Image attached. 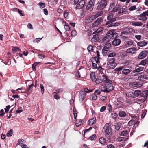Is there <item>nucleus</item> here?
<instances>
[{"label":"nucleus","instance_id":"63","mask_svg":"<svg viewBox=\"0 0 148 148\" xmlns=\"http://www.w3.org/2000/svg\"><path fill=\"white\" fill-rule=\"evenodd\" d=\"M76 77L77 78H79L80 77V72L78 71L76 73Z\"/></svg>","mask_w":148,"mask_h":148},{"label":"nucleus","instance_id":"13","mask_svg":"<svg viewBox=\"0 0 148 148\" xmlns=\"http://www.w3.org/2000/svg\"><path fill=\"white\" fill-rule=\"evenodd\" d=\"M106 92L108 93L112 90L114 89L113 86L112 84L110 83L106 85Z\"/></svg>","mask_w":148,"mask_h":148},{"label":"nucleus","instance_id":"19","mask_svg":"<svg viewBox=\"0 0 148 148\" xmlns=\"http://www.w3.org/2000/svg\"><path fill=\"white\" fill-rule=\"evenodd\" d=\"M129 133V132L127 130H125L122 131L121 133V135L122 136H127V137L125 138L124 140V141H126L128 139L129 137V136H128Z\"/></svg>","mask_w":148,"mask_h":148},{"label":"nucleus","instance_id":"25","mask_svg":"<svg viewBox=\"0 0 148 148\" xmlns=\"http://www.w3.org/2000/svg\"><path fill=\"white\" fill-rule=\"evenodd\" d=\"M96 122V118L94 117L92 119H90L88 121V124L89 125H92Z\"/></svg>","mask_w":148,"mask_h":148},{"label":"nucleus","instance_id":"37","mask_svg":"<svg viewBox=\"0 0 148 148\" xmlns=\"http://www.w3.org/2000/svg\"><path fill=\"white\" fill-rule=\"evenodd\" d=\"M119 115L120 117H125L126 115V113L124 111H121L119 113Z\"/></svg>","mask_w":148,"mask_h":148},{"label":"nucleus","instance_id":"21","mask_svg":"<svg viewBox=\"0 0 148 148\" xmlns=\"http://www.w3.org/2000/svg\"><path fill=\"white\" fill-rule=\"evenodd\" d=\"M130 24L133 26H141L143 25V23L141 22L132 21Z\"/></svg>","mask_w":148,"mask_h":148},{"label":"nucleus","instance_id":"39","mask_svg":"<svg viewBox=\"0 0 148 148\" xmlns=\"http://www.w3.org/2000/svg\"><path fill=\"white\" fill-rule=\"evenodd\" d=\"M116 55V54L115 52H110L107 55V56H108L109 58H111L114 57Z\"/></svg>","mask_w":148,"mask_h":148},{"label":"nucleus","instance_id":"36","mask_svg":"<svg viewBox=\"0 0 148 148\" xmlns=\"http://www.w3.org/2000/svg\"><path fill=\"white\" fill-rule=\"evenodd\" d=\"M97 70L99 71V72L101 74L103 75L104 74V73L106 72V71L100 66L98 67Z\"/></svg>","mask_w":148,"mask_h":148},{"label":"nucleus","instance_id":"56","mask_svg":"<svg viewBox=\"0 0 148 148\" xmlns=\"http://www.w3.org/2000/svg\"><path fill=\"white\" fill-rule=\"evenodd\" d=\"M135 37L137 40H140L142 38V36L140 35H136Z\"/></svg>","mask_w":148,"mask_h":148},{"label":"nucleus","instance_id":"55","mask_svg":"<svg viewBox=\"0 0 148 148\" xmlns=\"http://www.w3.org/2000/svg\"><path fill=\"white\" fill-rule=\"evenodd\" d=\"M77 32L75 30H73L71 32V35L72 36H75L77 34Z\"/></svg>","mask_w":148,"mask_h":148},{"label":"nucleus","instance_id":"7","mask_svg":"<svg viewBox=\"0 0 148 148\" xmlns=\"http://www.w3.org/2000/svg\"><path fill=\"white\" fill-rule=\"evenodd\" d=\"M106 35L108 37L110 38V39H112L116 38L118 36V34L116 32H114V30L113 29H112L109 30L107 33Z\"/></svg>","mask_w":148,"mask_h":148},{"label":"nucleus","instance_id":"11","mask_svg":"<svg viewBox=\"0 0 148 148\" xmlns=\"http://www.w3.org/2000/svg\"><path fill=\"white\" fill-rule=\"evenodd\" d=\"M148 51L146 50L141 51L138 56V58L139 59H142L145 58L147 56Z\"/></svg>","mask_w":148,"mask_h":148},{"label":"nucleus","instance_id":"2","mask_svg":"<svg viewBox=\"0 0 148 148\" xmlns=\"http://www.w3.org/2000/svg\"><path fill=\"white\" fill-rule=\"evenodd\" d=\"M110 125V123H107L105 125L103 129V132L106 137H110L112 135V132Z\"/></svg>","mask_w":148,"mask_h":148},{"label":"nucleus","instance_id":"43","mask_svg":"<svg viewBox=\"0 0 148 148\" xmlns=\"http://www.w3.org/2000/svg\"><path fill=\"white\" fill-rule=\"evenodd\" d=\"M82 123V121L80 119H77L76 120V125L77 127H79Z\"/></svg>","mask_w":148,"mask_h":148},{"label":"nucleus","instance_id":"20","mask_svg":"<svg viewBox=\"0 0 148 148\" xmlns=\"http://www.w3.org/2000/svg\"><path fill=\"white\" fill-rule=\"evenodd\" d=\"M121 42V40L119 39H114L112 42V44L114 46H117L119 45Z\"/></svg>","mask_w":148,"mask_h":148},{"label":"nucleus","instance_id":"12","mask_svg":"<svg viewBox=\"0 0 148 148\" xmlns=\"http://www.w3.org/2000/svg\"><path fill=\"white\" fill-rule=\"evenodd\" d=\"M133 44V42L132 40L129 39L126 41L123 46V48L124 49L127 48L132 46Z\"/></svg>","mask_w":148,"mask_h":148},{"label":"nucleus","instance_id":"16","mask_svg":"<svg viewBox=\"0 0 148 148\" xmlns=\"http://www.w3.org/2000/svg\"><path fill=\"white\" fill-rule=\"evenodd\" d=\"M138 65H139L138 64H137L136 66L135 67V69L132 71L133 73H139L142 71L144 69L143 67L138 66Z\"/></svg>","mask_w":148,"mask_h":148},{"label":"nucleus","instance_id":"45","mask_svg":"<svg viewBox=\"0 0 148 148\" xmlns=\"http://www.w3.org/2000/svg\"><path fill=\"white\" fill-rule=\"evenodd\" d=\"M13 133V131L12 130H10L9 131L7 134V136L8 137H10L12 135Z\"/></svg>","mask_w":148,"mask_h":148},{"label":"nucleus","instance_id":"41","mask_svg":"<svg viewBox=\"0 0 148 148\" xmlns=\"http://www.w3.org/2000/svg\"><path fill=\"white\" fill-rule=\"evenodd\" d=\"M99 141L101 144L103 145L106 142V140L102 137L100 138L99 139Z\"/></svg>","mask_w":148,"mask_h":148},{"label":"nucleus","instance_id":"3","mask_svg":"<svg viewBox=\"0 0 148 148\" xmlns=\"http://www.w3.org/2000/svg\"><path fill=\"white\" fill-rule=\"evenodd\" d=\"M114 61L115 59L114 58H107V65L108 68L113 69L116 66L117 64Z\"/></svg>","mask_w":148,"mask_h":148},{"label":"nucleus","instance_id":"50","mask_svg":"<svg viewBox=\"0 0 148 148\" xmlns=\"http://www.w3.org/2000/svg\"><path fill=\"white\" fill-rule=\"evenodd\" d=\"M118 116V115L116 113H113L111 114V116L112 118L114 119L116 118Z\"/></svg>","mask_w":148,"mask_h":148},{"label":"nucleus","instance_id":"61","mask_svg":"<svg viewBox=\"0 0 148 148\" xmlns=\"http://www.w3.org/2000/svg\"><path fill=\"white\" fill-rule=\"evenodd\" d=\"M101 92L99 90H97L95 91L94 93L96 95H98L100 94Z\"/></svg>","mask_w":148,"mask_h":148},{"label":"nucleus","instance_id":"42","mask_svg":"<svg viewBox=\"0 0 148 148\" xmlns=\"http://www.w3.org/2000/svg\"><path fill=\"white\" fill-rule=\"evenodd\" d=\"M111 39H110V38L107 36L106 35V36L104 37L103 38V41L105 42H108L110 41Z\"/></svg>","mask_w":148,"mask_h":148},{"label":"nucleus","instance_id":"34","mask_svg":"<svg viewBox=\"0 0 148 148\" xmlns=\"http://www.w3.org/2000/svg\"><path fill=\"white\" fill-rule=\"evenodd\" d=\"M103 29V27H100L97 30L94 31V34H98L100 33L102 31Z\"/></svg>","mask_w":148,"mask_h":148},{"label":"nucleus","instance_id":"14","mask_svg":"<svg viewBox=\"0 0 148 148\" xmlns=\"http://www.w3.org/2000/svg\"><path fill=\"white\" fill-rule=\"evenodd\" d=\"M86 1L80 0L79 3L77 4L76 6L77 9H80L83 7Z\"/></svg>","mask_w":148,"mask_h":148},{"label":"nucleus","instance_id":"31","mask_svg":"<svg viewBox=\"0 0 148 148\" xmlns=\"http://www.w3.org/2000/svg\"><path fill=\"white\" fill-rule=\"evenodd\" d=\"M142 92L140 90H136L134 92V97H138L141 95Z\"/></svg>","mask_w":148,"mask_h":148},{"label":"nucleus","instance_id":"57","mask_svg":"<svg viewBox=\"0 0 148 148\" xmlns=\"http://www.w3.org/2000/svg\"><path fill=\"white\" fill-rule=\"evenodd\" d=\"M96 138V136L95 134H93L89 137V139L92 140H95Z\"/></svg>","mask_w":148,"mask_h":148},{"label":"nucleus","instance_id":"8","mask_svg":"<svg viewBox=\"0 0 148 148\" xmlns=\"http://www.w3.org/2000/svg\"><path fill=\"white\" fill-rule=\"evenodd\" d=\"M136 49L134 47L130 48L126 50L125 53L128 55H133L136 53Z\"/></svg>","mask_w":148,"mask_h":148},{"label":"nucleus","instance_id":"48","mask_svg":"<svg viewBox=\"0 0 148 148\" xmlns=\"http://www.w3.org/2000/svg\"><path fill=\"white\" fill-rule=\"evenodd\" d=\"M115 5V3L113 2H112L110 5L109 7V10H111L112 9H113Z\"/></svg>","mask_w":148,"mask_h":148},{"label":"nucleus","instance_id":"24","mask_svg":"<svg viewBox=\"0 0 148 148\" xmlns=\"http://www.w3.org/2000/svg\"><path fill=\"white\" fill-rule=\"evenodd\" d=\"M127 8L126 7H124L120 9L119 10L118 12V14H124V13L127 11Z\"/></svg>","mask_w":148,"mask_h":148},{"label":"nucleus","instance_id":"23","mask_svg":"<svg viewBox=\"0 0 148 148\" xmlns=\"http://www.w3.org/2000/svg\"><path fill=\"white\" fill-rule=\"evenodd\" d=\"M145 101V100L144 99H140L139 98H136L134 99V101L135 103H136L138 104H140L142 103H143Z\"/></svg>","mask_w":148,"mask_h":148},{"label":"nucleus","instance_id":"32","mask_svg":"<svg viewBox=\"0 0 148 148\" xmlns=\"http://www.w3.org/2000/svg\"><path fill=\"white\" fill-rule=\"evenodd\" d=\"M131 71V70L129 69H125L122 70V73L123 74L127 75L130 73Z\"/></svg>","mask_w":148,"mask_h":148},{"label":"nucleus","instance_id":"33","mask_svg":"<svg viewBox=\"0 0 148 148\" xmlns=\"http://www.w3.org/2000/svg\"><path fill=\"white\" fill-rule=\"evenodd\" d=\"M90 78L94 82L96 79L95 73L94 72H92L90 74Z\"/></svg>","mask_w":148,"mask_h":148},{"label":"nucleus","instance_id":"26","mask_svg":"<svg viewBox=\"0 0 148 148\" xmlns=\"http://www.w3.org/2000/svg\"><path fill=\"white\" fill-rule=\"evenodd\" d=\"M94 5H93L88 3L86 6V8L88 12H90L93 10Z\"/></svg>","mask_w":148,"mask_h":148},{"label":"nucleus","instance_id":"17","mask_svg":"<svg viewBox=\"0 0 148 148\" xmlns=\"http://www.w3.org/2000/svg\"><path fill=\"white\" fill-rule=\"evenodd\" d=\"M102 76L104 77L103 79H102V82H103L105 83H110L112 82L111 80L108 79V77L105 74L102 75Z\"/></svg>","mask_w":148,"mask_h":148},{"label":"nucleus","instance_id":"49","mask_svg":"<svg viewBox=\"0 0 148 148\" xmlns=\"http://www.w3.org/2000/svg\"><path fill=\"white\" fill-rule=\"evenodd\" d=\"M38 5L40 6L41 8H45V4L42 2L39 3H38Z\"/></svg>","mask_w":148,"mask_h":148},{"label":"nucleus","instance_id":"44","mask_svg":"<svg viewBox=\"0 0 148 148\" xmlns=\"http://www.w3.org/2000/svg\"><path fill=\"white\" fill-rule=\"evenodd\" d=\"M12 50L14 52H20L21 51V49L19 48L16 47H12Z\"/></svg>","mask_w":148,"mask_h":148},{"label":"nucleus","instance_id":"4","mask_svg":"<svg viewBox=\"0 0 148 148\" xmlns=\"http://www.w3.org/2000/svg\"><path fill=\"white\" fill-rule=\"evenodd\" d=\"M111 44L110 43H108L105 45L102 50V53L104 56H107L111 49Z\"/></svg>","mask_w":148,"mask_h":148},{"label":"nucleus","instance_id":"22","mask_svg":"<svg viewBox=\"0 0 148 148\" xmlns=\"http://www.w3.org/2000/svg\"><path fill=\"white\" fill-rule=\"evenodd\" d=\"M145 14H143V13L141 14L139 16L140 18L138 19L139 20H141L143 21H145L147 19Z\"/></svg>","mask_w":148,"mask_h":148},{"label":"nucleus","instance_id":"27","mask_svg":"<svg viewBox=\"0 0 148 148\" xmlns=\"http://www.w3.org/2000/svg\"><path fill=\"white\" fill-rule=\"evenodd\" d=\"M147 76L145 74L142 75L140 76L138 78V79L140 81H143L145 79H147Z\"/></svg>","mask_w":148,"mask_h":148},{"label":"nucleus","instance_id":"52","mask_svg":"<svg viewBox=\"0 0 148 148\" xmlns=\"http://www.w3.org/2000/svg\"><path fill=\"white\" fill-rule=\"evenodd\" d=\"M87 50L89 52H90L93 50V47L91 45H89L87 47Z\"/></svg>","mask_w":148,"mask_h":148},{"label":"nucleus","instance_id":"10","mask_svg":"<svg viewBox=\"0 0 148 148\" xmlns=\"http://www.w3.org/2000/svg\"><path fill=\"white\" fill-rule=\"evenodd\" d=\"M103 19L102 17H99L92 24V27L98 26L100 25L103 21Z\"/></svg>","mask_w":148,"mask_h":148},{"label":"nucleus","instance_id":"29","mask_svg":"<svg viewBox=\"0 0 148 148\" xmlns=\"http://www.w3.org/2000/svg\"><path fill=\"white\" fill-rule=\"evenodd\" d=\"M126 96L128 97L134 98V92H126Z\"/></svg>","mask_w":148,"mask_h":148},{"label":"nucleus","instance_id":"60","mask_svg":"<svg viewBox=\"0 0 148 148\" xmlns=\"http://www.w3.org/2000/svg\"><path fill=\"white\" fill-rule=\"evenodd\" d=\"M10 108V105H8L6 106V108H5V110L6 113H8L9 110Z\"/></svg>","mask_w":148,"mask_h":148},{"label":"nucleus","instance_id":"51","mask_svg":"<svg viewBox=\"0 0 148 148\" xmlns=\"http://www.w3.org/2000/svg\"><path fill=\"white\" fill-rule=\"evenodd\" d=\"M42 38H35L33 40V42L34 43H36L40 41Z\"/></svg>","mask_w":148,"mask_h":148},{"label":"nucleus","instance_id":"35","mask_svg":"<svg viewBox=\"0 0 148 148\" xmlns=\"http://www.w3.org/2000/svg\"><path fill=\"white\" fill-rule=\"evenodd\" d=\"M132 85L133 87H136V88H138L141 86V85L136 82H133L132 83Z\"/></svg>","mask_w":148,"mask_h":148},{"label":"nucleus","instance_id":"46","mask_svg":"<svg viewBox=\"0 0 148 148\" xmlns=\"http://www.w3.org/2000/svg\"><path fill=\"white\" fill-rule=\"evenodd\" d=\"M99 89L101 90V91H103L106 92V85L104 87L103 86V85L100 86L99 87Z\"/></svg>","mask_w":148,"mask_h":148},{"label":"nucleus","instance_id":"53","mask_svg":"<svg viewBox=\"0 0 148 148\" xmlns=\"http://www.w3.org/2000/svg\"><path fill=\"white\" fill-rule=\"evenodd\" d=\"M115 126V129L117 130H119L120 128V126L119 125V123H116Z\"/></svg>","mask_w":148,"mask_h":148},{"label":"nucleus","instance_id":"6","mask_svg":"<svg viewBox=\"0 0 148 148\" xmlns=\"http://www.w3.org/2000/svg\"><path fill=\"white\" fill-rule=\"evenodd\" d=\"M103 11H101L97 13L95 15H92L89 17L86 20L88 23H90L95 19L97 17L101 16L103 14Z\"/></svg>","mask_w":148,"mask_h":148},{"label":"nucleus","instance_id":"54","mask_svg":"<svg viewBox=\"0 0 148 148\" xmlns=\"http://www.w3.org/2000/svg\"><path fill=\"white\" fill-rule=\"evenodd\" d=\"M40 87L41 88V93H42V94H43L44 93V88L42 84H40Z\"/></svg>","mask_w":148,"mask_h":148},{"label":"nucleus","instance_id":"18","mask_svg":"<svg viewBox=\"0 0 148 148\" xmlns=\"http://www.w3.org/2000/svg\"><path fill=\"white\" fill-rule=\"evenodd\" d=\"M147 44V42L145 40L140 41L137 42V45L140 47H143L146 46Z\"/></svg>","mask_w":148,"mask_h":148},{"label":"nucleus","instance_id":"59","mask_svg":"<svg viewBox=\"0 0 148 148\" xmlns=\"http://www.w3.org/2000/svg\"><path fill=\"white\" fill-rule=\"evenodd\" d=\"M63 91V89L61 88H59V89L57 90H56V93H58L62 92Z\"/></svg>","mask_w":148,"mask_h":148},{"label":"nucleus","instance_id":"62","mask_svg":"<svg viewBox=\"0 0 148 148\" xmlns=\"http://www.w3.org/2000/svg\"><path fill=\"white\" fill-rule=\"evenodd\" d=\"M106 107L105 106H103L101 108L100 111L101 112H103L106 110Z\"/></svg>","mask_w":148,"mask_h":148},{"label":"nucleus","instance_id":"30","mask_svg":"<svg viewBox=\"0 0 148 148\" xmlns=\"http://www.w3.org/2000/svg\"><path fill=\"white\" fill-rule=\"evenodd\" d=\"M121 6L119 5H116L114 6V8L112 9V12H116L117 11L119 10Z\"/></svg>","mask_w":148,"mask_h":148},{"label":"nucleus","instance_id":"5","mask_svg":"<svg viewBox=\"0 0 148 148\" xmlns=\"http://www.w3.org/2000/svg\"><path fill=\"white\" fill-rule=\"evenodd\" d=\"M107 18L108 21L106 23V25L116 21V18L114 17V14L112 12H109L108 14Z\"/></svg>","mask_w":148,"mask_h":148},{"label":"nucleus","instance_id":"38","mask_svg":"<svg viewBox=\"0 0 148 148\" xmlns=\"http://www.w3.org/2000/svg\"><path fill=\"white\" fill-rule=\"evenodd\" d=\"M111 24H110L109 27H116L119 25L120 24L118 22H116L114 23H111Z\"/></svg>","mask_w":148,"mask_h":148},{"label":"nucleus","instance_id":"9","mask_svg":"<svg viewBox=\"0 0 148 148\" xmlns=\"http://www.w3.org/2000/svg\"><path fill=\"white\" fill-rule=\"evenodd\" d=\"M107 2L106 0H101L98 6L99 10H103L105 8L107 5Z\"/></svg>","mask_w":148,"mask_h":148},{"label":"nucleus","instance_id":"58","mask_svg":"<svg viewBox=\"0 0 148 148\" xmlns=\"http://www.w3.org/2000/svg\"><path fill=\"white\" fill-rule=\"evenodd\" d=\"M64 17L66 18H68L69 16V12H67L65 11L64 14Z\"/></svg>","mask_w":148,"mask_h":148},{"label":"nucleus","instance_id":"47","mask_svg":"<svg viewBox=\"0 0 148 148\" xmlns=\"http://www.w3.org/2000/svg\"><path fill=\"white\" fill-rule=\"evenodd\" d=\"M94 82H95L96 84H99L102 82V79L98 78L97 79L96 78Z\"/></svg>","mask_w":148,"mask_h":148},{"label":"nucleus","instance_id":"15","mask_svg":"<svg viewBox=\"0 0 148 148\" xmlns=\"http://www.w3.org/2000/svg\"><path fill=\"white\" fill-rule=\"evenodd\" d=\"M86 96V94L84 91L80 92L79 95V100L81 103H82Z\"/></svg>","mask_w":148,"mask_h":148},{"label":"nucleus","instance_id":"64","mask_svg":"<svg viewBox=\"0 0 148 148\" xmlns=\"http://www.w3.org/2000/svg\"><path fill=\"white\" fill-rule=\"evenodd\" d=\"M107 148H115L114 145L112 144H109L107 145Z\"/></svg>","mask_w":148,"mask_h":148},{"label":"nucleus","instance_id":"1","mask_svg":"<svg viewBox=\"0 0 148 148\" xmlns=\"http://www.w3.org/2000/svg\"><path fill=\"white\" fill-rule=\"evenodd\" d=\"M133 29L128 27L125 28L120 33V38L123 40L128 38L129 36L132 33Z\"/></svg>","mask_w":148,"mask_h":148},{"label":"nucleus","instance_id":"28","mask_svg":"<svg viewBox=\"0 0 148 148\" xmlns=\"http://www.w3.org/2000/svg\"><path fill=\"white\" fill-rule=\"evenodd\" d=\"M148 64V60L145 59L142 60L140 62V64H138V65H142L143 66H145L146 64Z\"/></svg>","mask_w":148,"mask_h":148},{"label":"nucleus","instance_id":"40","mask_svg":"<svg viewBox=\"0 0 148 148\" xmlns=\"http://www.w3.org/2000/svg\"><path fill=\"white\" fill-rule=\"evenodd\" d=\"M73 111L74 119H76L77 117V112L76 110L75 109V106H74L73 107Z\"/></svg>","mask_w":148,"mask_h":148}]
</instances>
